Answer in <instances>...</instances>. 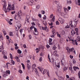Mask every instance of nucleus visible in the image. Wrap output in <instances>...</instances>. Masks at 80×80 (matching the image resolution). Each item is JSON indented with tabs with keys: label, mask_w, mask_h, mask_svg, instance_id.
I'll list each match as a JSON object with an SVG mask.
<instances>
[{
	"label": "nucleus",
	"mask_w": 80,
	"mask_h": 80,
	"mask_svg": "<svg viewBox=\"0 0 80 80\" xmlns=\"http://www.w3.org/2000/svg\"><path fill=\"white\" fill-rule=\"evenodd\" d=\"M6 0H2L1 4L3 5V10L5 11V13L10 12V10H15V6L13 5L8 4V6L7 9V3H6Z\"/></svg>",
	"instance_id": "obj_1"
},
{
	"label": "nucleus",
	"mask_w": 80,
	"mask_h": 80,
	"mask_svg": "<svg viewBox=\"0 0 80 80\" xmlns=\"http://www.w3.org/2000/svg\"><path fill=\"white\" fill-rule=\"evenodd\" d=\"M77 21H73V22H69V24H70V25H71V27H73V28H74V27H75L76 26H77Z\"/></svg>",
	"instance_id": "obj_2"
},
{
	"label": "nucleus",
	"mask_w": 80,
	"mask_h": 80,
	"mask_svg": "<svg viewBox=\"0 0 80 80\" xmlns=\"http://www.w3.org/2000/svg\"><path fill=\"white\" fill-rule=\"evenodd\" d=\"M17 16H18V17L21 19L22 18V11H19L18 13V14L17 15Z\"/></svg>",
	"instance_id": "obj_3"
},
{
	"label": "nucleus",
	"mask_w": 80,
	"mask_h": 80,
	"mask_svg": "<svg viewBox=\"0 0 80 80\" xmlns=\"http://www.w3.org/2000/svg\"><path fill=\"white\" fill-rule=\"evenodd\" d=\"M52 33L53 35H51V37H52V38H53L54 37V35H55V29L54 28H52Z\"/></svg>",
	"instance_id": "obj_4"
},
{
	"label": "nucleus",
	"mask_w": 80,
	"mask_h": 80,
	"mask_svg": "<svg viewBox=\"0 0 80 80\" xmlns=\"http://www.w3.org/2000/svg\"><path fill=\"white\" fill-rule=\"evenodd\" d=\"M62 10V8L60 6L58 7L57 12L59 14H61V10Z\"/></svg>",
	"instance_id": "obj_5"
},
{
	"label": "nucleus",
	"mask_w": 80,
	"mask_h": 80,
	"mask_svg": "<svg viewBox=\"0 0 80 80\" xmlns=\"http://www.w3.org/2000/svg\"><path fill=\"white\" fill-rule=\"evenodd\" d=\"M55 63V67L58 68H60V63L58 61V62H56Z\"/></svg>",
	"instance_id": "obj_6"
},
{
	"label": "nucleus",
	"mask_w": 80,
	"mask_h": 80,
	"mask_svg": "<svg viewBox=\"0 0 80 80\" xmlns=\"http://www.w3.org/2000/svg\"><path fill=\"white\" fill-rule=\"evenodd\" d=\"M58 20L59 21V22H60L61 23H63V22H64V20L61 18H59L58 19Z\"/></svg>",
	"instance_id": "obj_7"
},
{
	"label": "nucleus",
	"mask_w": 80,
	"mask_h": 80,
	"mask_svg": "<svg viewBox=\"0 0 80 80\" xmlns=\"http://www.w3.org/2000/svg\"><path fill=\"white\" fill-rule=\"evenodd\" d=\"M40 71L41 72V73H42V74L44 75L45 74V69L43 68H41L40 70Z\"/></svg>",
	"instance_id": "obj_8"
},
{
	"label": "nucleus",
	"mask_w": 80,
	"mask_h": 80,
	"mask_svg": "<svg viewBox=\"0 0 80 80\" xmlns=\"http://www.w3.org/2000/svg\"><path fill=\"white\" fill-rule=\"evenodd\" d=\"M61 63L62 65H64V64H65V61L64 59H62L61 60Z\"/></svg>",
	"instance_id": "obj_9"
},
{
	"label": "nucleus",
	"mask_w": 80,
	"mask_h": 80,
	"mask_svg": "<svg viewBox=\"0 0 80 80\" xmlns=\"http://www.w3.org/2000/svg\"><path fill=\"white\" fill-rule=\"evenodd\" d=\"M48 58L49 59V62H50L51 63H52L53 64V62H54V61H53V60H50V56L49 55H48Z\"/></svg>",
	"instance_id": "obj_10"
},
{
	"label": "nucleus",
	"mask_w": 80,
	"mask_h": 80,
	"mask_svg": "<svg viewBox=\"0 0 80 80\" xmlns=\"http://www.w3.org/2000/svg\"><path fill=\"white\" fill-rule=\"evenodd\" d=\"M27 64L28 69V70H30V68H31V67L30 66V64L27 63Z\"/></svg>",
	"instance_id": "obj_11"
},
{
	"label": "nucleus",
	"mask_w": 80,
	"mask_h": 80,
	"mask_svg": "<svg viewBox=\"0 0 80 80\" xmlns=\"http://www.w3.org/2000/svg\"><path fill=\"white\" fill-rule=\"evenodd\" d=\"M73 68L74 71H76V70H77V69H78V70H79V68H78V67H77L74 66L73 67Z\"/></svg>",
	"instance_id": "obj_12"
},
{
	"label": "nucleus",
	"mask_w": 80,
	"mask_h": 80,
	"mask_svg": "<svg viewBox=\"0 0 80 80\" xmlns=\"http://www.w3.org/2000/svg\"><path fill=\"white\" fill-rule=\"evenodd\" d=\"M3 46H0V52H2V50H3Z\"/></svg>",
	"instance_id": "obj_13"
},
{
	"label": "nucleus",
	"mask_w": 80,
	"mask_h": 80,
	"mask_svg": "<svg viewBox=\"0 0 80 80\" xmlns=\"http://www.w3.org/2000/svg\"><path fill=\"white\" fill-rule=\"evenodd\" d=\"M71 34L73 36L75 34V32L73 30H72V31L71 32Z\"/></svg>",
	"instance_id": "obj_14"
},
{
	"label": "nucleus",
	"mask_w": 80,
	"mask_h": 80,
	"mask_svg": "<svg viewBox=\"0 0 80 80\" xmlns=\"http://www.w3.org/2000/svg\"><path fill=\"white\" fill-rule=\"evenodd\" d=\"M67 51H68V50H69V51L70 52H72V51L73 50H74V49L73 48H71V49H69V48L68 49V48H67Z\"/></svg>",
	"instance_id": "obj_15"
},
{
	"label": "nucleus",
	"mask_w": 80,
	"mask_h": 80,
	"mask_svg": "<svg viewBox=\"0 0 80 80\" xmlns=\"http://www.w3.org/2000/svg\"><path fill=\"white\" fill-rule=\"evenodd\" d=\"M57 51H54L53 53L55 55V56H56V57H57L58 56V54H57Z\"/></svg>",
	"instance_id": "obj_16"
},
{
	"label": "nucleus",
	"mask_w": 80,
	"mask_h": 80,
	"mask_svg": "<svg viewBox=\"0 0 80 80\" xmlns=\"http://www.w3.org/2000/svg\"><path fill=\"white\" fill-rule=\"evenodd\" d=\"M68 38L69 39V41H72V44H73V45H75V44L73 43V42H74V40H73V39H71V38Z\"/></svg>",
	"instance_id": "obj_17"
},
{
	"label": "nucleus",
	"mask_w": 80,
	"mask_h": 80,
	"mask_svg": "<svg viewBox=\"0 0 80 80\" xmlns=\"http://www.w3.org/2000/svg\"><path fill=\"white\" fill-rule=\"evenodd\" d=\"M17 27L18 28H20V27H21V24H17Z\"/></svg>",
	"instance_id": "obj_18"
},
{
	"label": "nucleus",
	"mask_w": 80,
	"mask_h": 80,
	"mask_svg": "<svg viewBox=\"0 0 80 80\" xmlns=\"http://www.w3.org/2000/svg\"><path fill=\"white\" fill-rule=\"evenodd\" d=\"M6 74H8V75H10V71L9 70L6 71Z\"/></svg>",
	"instance_id": "obj_19"
},
{
	"label": "nucleus",
	"mask_w": 80,
	"mask_h": 80,
	"mask_svg": "<svg viewBox=\"0 0 80 80\" xmlns=\"http://www.w3.org/2000/svg\"><path fill=\"white\" fill-rule=\"evenodd\" d=\"M65 31H64V30H62L61 32V35H65Z\"/></svg>",
	"instance_id": "obj_20"
},
{
	"label": "nucleus",
	"mask_w": 80,
	"mask_h": 80,
	"mask_svg": "<svg viewBox=\"0 0 80 80\" xmlns=\"http://www.w3.org/2000/svg\"><path fill=\"white\" fill-rule=\"evenodd\" d=\"M0 38L1 40H3V37H2V33L0 32Z\"/></svg>",
	"instance_id": "obj_21"
},
{
	"label": "nucleus",
	"mask_w": 80,
	"mask_h": 80,
	"mask_svg": "<svg viewBox=\"0 0 80 80\" xmlns=\"http://www.w3.org/2000/svg\"><path fill=\"white\" fill-rule=\"evenodd\" d=\"M67 3L68 4H71L72 3V1H67Z\"/></svg>",
	"instance_id": "obj_22"
},
{
	"label": "nucleus",
	"mask_w": 80,
	"mask_h": 80,
	"mask_svg": "<svg viewBox=\"0 0 80 80\" xmlns=\"http://www.w3.org/2000/svg\"><path fill=\"white\" fill-rule=\"evenodd\" d=\"M64 18H68V15L67 14H65L63 16Z\"/></svg>",
	"instance_id": "obj_23"
},
{
	"label": "nucleus",
	"mask_w": 80,
	"mask_h": 80,
	"mask_svg": "<svg viewBox=\"0 0 80 80\" xmlns=\"http://www.w3.org/2000/svg\"><path fill=\"white\" fill-rule=\"evenodd\" d=\"M35 67H36V64H33L32 66V68H35Z\"/></svg>",
	"instance_id": "obj_24"
},
{
	"label": "nucleus",
	"mask_w": 80,
	"mask_h": 80,
	"mask_svg": "<svg viewBox=\"0 0 80 80\" xmlns=\"http://www.w3.org/2000/svg\"><path fill=\"white\" fill-rule=\"evenodd\" d=\"M43 23L45 26H46V25L47 24V22H46V21H43Z\"/></svg>",
	"instance_id": "obj_25"
},
{
	"label": "nucleus",
	"mask_w": 80,
	"mask_h": 80,
	"mask_svg": "<svg viewBox=\"0 0 80 80\" xmlns=\"http://www.w3.org/2000/svg\"><path fill=\"white\" fill-rule=\"evenodd\" d=\"M2 32L4 33V35H7V32H6V31H5V30H2Z\"/></svg>",
	"instance_id": "obj_26"
},
{
	"label": "nucleus",
	"mask_w": 80,
	"mask_h": 80,
	"mask_svg": "<svg viewBox=\"0 0 80 80\" xmlns=\"http://www.w3.org/2000/svg\"><path fill=\"white\" fill-rule=\"evenodd\" d=\"M18 53L19 54H21L22 53V51L20 50V49H18Z\"/></svg>",
	"instance_id": "obj_27"
},
{
	"label": "nucleus",
	"mask_w": 80,
	"mask_h": 80,
	"mask_svg": "<svg viewBox=\"0 0 80 80\" xmlns=\"http://www.w3.org/2000/svg\"><path fill=\"white\" fill-rule=\"evenodd\" d=\"M38 34V31L35 32V33L34 32V34L37 35Z\"/></svg>",
	"instance_id": "obj_28"
},
{
	"label": "nucleus",
	"mask_w": 80,
	"mask_h": 80,
	"mask_svg": "<svg viewBox=\"0 0 80 80\" xmlns=\"http://www.w3.org/2000/svg\"><path fill=\"white\" fill-rule=\"evenodd\" d=\"M36 9H38L40 8V5H37L36 6Z\"/></svg>",
	"instance_id": "obj_29"
},
{
	"label": "nucleus",
	"mask_w": 80,
	"mask_h": 80,
	"mask_svg": "<svg viewBox=\"0 0 80 80\" xmlns=\"http://www.w3.org/2000/svg\"><path fill=\"white\" fill-rule=\"evenodd\" d=\"M18 16L15 15L14 17L15 20H18Z\"/></svg>",
	"instance_id": "obj_30"
},
{
	"label": "nucleus",
	"mask_w": 80,
	"mask_h": 80,
	"mask_svg": "<svg viewBox=\"0 0 80 80\" xmlns=\"http://www.w3.org/2000/svg\"><path fill=\"white\" fill-rule=\"evenodd\" d=\"M42 29L43 30H46L47 29V28H46V26H45V27H42Z\"/></svg>",
	"instance_id": "obj_31"
},
{
	"label": "nucleus",
	"mask_w": 80,
	"mask_h": 80,
	"mask_svg": "<svg viewBox=\"0 0 80 80\" xmlns=\"http://www.w3.org/2000/svg\"><path fill=\"white\" fill-rule=\"evenodd\" d=\"M34 28H35V27L34 26H31L30 27V29L31 30H33V29Z\"/></svg>",
	"instance_id": "obj_32"
},
{
	"label": "nucleus",
	"mask_w": 80,
	"mask_h": 80,
	"mask_svg": "<svg viewBox=\"0 0 80 80\" xmlns=\"http://www.w3.org/2000/svg\"><path fill=\"white\" fill-rule=\"evenodd\" d=\"M60 15H61L62 16H63V17L65 15V14L63 12H61V14H59Z\"/></svg>",
	"instance_id": "obj_33"
},
{
	"label": "nucleus",
	"mask_w": 80,
	"mask_h": 80,
	"mask_svg": "<svg viewBox=\"0 0 80 80\" xmlns=\"http://www.w3.org/2000/svg\"><path fill=\"white\" fill-rule=\"evenodd\" d=\"M55 16H54L52 18V22H54V21H55Z\"/></svg>",
	"instance_id": "obj_34"
},
{
	"label": "nucleus",
	"mask_w": 80,
	"mask_h": 80,
	"mask_svg": "<svg viewBox=\"0 0 80 80\" xmlns=\"http://www.w3.org/2000/svg\"><path fill=\"white\" fill-rule=\"evenodd\" d=\"M22 65V67L23 68V69H25V65L23 64V63H21Z\"/></svg>",
	"instance_id": "obj_35"
},
{
	"label": "nucleus",
	"mask_w": 80,
	"mask_h": 80,
	"mask_svg": "<svg viewBox=\"0 0 80 80\" xmlns=\"http://www.w3.org/2000/svg\"><path fill=\"white\" fill-rule=\"evenodd\" d=\"M59 80H64V79H63V77H59Z\"/></svg>",
	"instance_id": "obj_36"
},
{
	"label": "nucleus",
	"mask_w": 80,
	"mask_h": 80,
	"mask_svg": "<svg viewBox=\"0 0 80 80\" xmlns=\"http://www.w3.org/2000/svg\"><path fill=\"white\" fill-rule=\"evenodd\" d=\"M57 48V47L55 46H54L52 48L53 50H55V49Z\"/></svg>",
	"instance_id": "obj_37"
},
{
	"label": "nucleus",
	"mask_w": 80,
	"mask_h": 80,
	"mask_svg": "<svg viewBox=\"0 0 80 80\" xmlns=\"http://www.w3.org/2000/svg\"><path fill=\"white\" fill-rule=\"evenodd\" d=\"M9 55L10 56L11 58V59H13V57H12V54H10Z\"/></svg>",
	"instance_id": "obj_38"
},
{
	"label": "nucleus",
	"mask_w": 80,
	"mask_h": 80,
	"mask_svg": "<svg viewBox=\"0 0 80 80\" xmlns=\"http://www.w3.org/2000/svg\"><path fill=\"white\" fill-rule=\"evenodd\" d=\"M77 40H78V41H79L80 42V37L79 36H78L77 38Z\"/></svg>",
	"instance_id": "obj_39"
},
{
	"label": "nucleus",
	"mask_w": 80,
	"mask_h": 80,
	"mask_svg": "<svg viewBox=\"0 0 80 80\" xmlns=\"http://www.w3.org/2000/svg\"><path fill=\"white\" fill-rule=\"evenodd\" d=\"M8 22L10 25H12V23L11 22V21H8Z\"/></svg>",
	"instance_id": "obj_40"
},
{
	"label": "nucleus",
	"mask_w": 80,
	"mask_h": 80,
	"mask_svg": "<svg viewBox=\"0 0 80 80\" xmlns=\"http://www.w3.org/2000/svg\"><path fill=\"white\" fill-rule=\"evenodd\" d=\"M9 35L10 36H12L13 35V32H9Z\"/></svg>",
	"instance_id": "obj_41"
},
{
	"label": "nucleus",
	"mask_w": 80,
	"mask_h": 80,
	"mask_svg": "<svg viewBox=\"0 0 80 80\" xmlns=\"http://www.w3.org/2000/svg\"><path fill=\"white\" fill-rule=\"evenodd\" d=\"M3 58H5L6 59H7V57L6 55H4L3 56Z\"/></svg>",
	"instance_id": "obj_42"
},
{
	"label": "nucleus",
	"mask_w": 80,
	"mask_h": 80,
	"mask_svg": "<svg viewBox=\"0 0 80 80\" xmlns=\"http://www.w3.org/2000/svg\"><path fill=\"white\" fill-rule=\"evenodd\" d=\"M19 29H20V28H18V27L16 28V31H18V30H19Z\"/></svg>",
	"instance_id": "obj_43"
},
{
	"label": "nucleus",
	"mask_w": 80,
	"mask_h": 80,
	"mask_svg": "<svg viewBox=\"0 0 80 80\" xmlns=\"http://www.w3.org/2000/svg\"><path fill=\"white\" fill-rule=\"evenodd\" d=\"M74 42L76 45H78V43H77V40H75Z\"/></svg>",
	"instance_id": "obj_44"
},
{
	"label": "nucleus",
	"mask_w": 80,
	"mask_h": 80,
	"mask_svg": "<svg viewBox=\"0 0 80 80\" xmlns=\"http://www.w3.org/2000/svg\"><path fill=\"white\" fill-rule=\"evenodd\" d=\"M19 72L20 73H22V71L21 69H20L19 70Z\"/></svg>",
	"instance_id": "obj_45"
},
{
	"label": "nucleus",
	"mask_w": 80,
	"mask_h": 80,
	"mask_svg": "<svg viewBox=\"0 0 80 80\" xmlns=\"http://www.w3.org/2000/svg\"><path fill=\"white\" fill-rule=\"evenodd\" d=\"M32 20L33 21H35V20L36 21H38V20H37V19H35V18H32Z\"/></svg>",
	"instance_id": "obj_46"
},
{
	"label": "nucleus",
	"mask_w": 80,
	"mask_h": 80,
	"mask_svg": "<svg viewBox=\"0 0 80 80\" xmlns=\"http://www.w3.org/2000/svg\"><path fill=\"white\" fill-rule=\"evenodd\" d=\"M53 14H51L50 16V18H52V17H53Z\"/></svg>",
	"instance_id": "obj_47"
},
{
	"label": "nucleus",
	"mask_w": 80,
	"mask_h": 80,
	"mask_svg": "<svg viewBox=\"0 0 80 80\" xmlns=\"http://www.w3.org/2000/svg\"><path fill=\"white\" fill-rule=\"evenodd\" d=\"M39 60L40 62H42V57L40 58Z\"/></svg>",
	"instance_id": "obj_48"
},
{
	"label": "nucleus",
	"mask_w": 80,
	"mask_h": 80,
	"mask_svg": "<svg viewBox=\"0 0 80 80\" xmlns=\"http://www.w3.org/2000/svg\"><path fill=\"white\" fill-rule=\"evenodd\" d=\"M63 70L64 71H65V70H67V67H64L63 68Z\"/></svg>",
	"instance_id": "obj_49"
},
{
	"label": "nucleus",
	"mask_w": 80,
	"mask_h": 80,
	"mask_svg": "<svg viewBox=\"0 0 80 80\" xmlns=\"http://www.w3.org/2000/svg\"><path fill=\"white\" fill-rule=\"evenodd\" d=\"M65 28H70V26L67 25L65 27Z\"/></svg>",
	"instance_id": "obj_50"
},
{
	"label": "nucleus",
	"mask_w": 80,
	"mask_h": 80,
	"mask_svg": "<svg viewBox=\"0 0 80 80\" xmlns=\"http://www.w3.org/2000/svg\"><path fill=\"white\" fill-rule=\"evenodd\" d=\"M23 47L24 48H27V46H26V45H25V44H24L23 45Z\"/></svg>",
	"instance_id": "obj_51"
},
{
	"label": "nucleus",
	"mask_w": 80,
	"mask_h": 80,
	"mask_svg": "<svg viewBox=\"0 0 80 80\" xmlns=\"http://www.w3.org/2000/svg\"><path fill=\"white\" fill-rule=\"evenodd\" d=\"M67 11H68V9L66 8L64 9V12H66Z\"/></svg>",
	"instance_id": "obj_52"
},
{
	"label": "nucleus",
	"mask_w": 80,
	"mask_h": 80,
	"mask_svg": "<svg viewBox=\"0 0 80 80\" xmlns=\"http://www.w3.org/2000/svg\"><path fill=\"white\" fill-rule=\"evenodd\" d=\"M38 16L40 18H42V15H41V14H39L38 15Z\"/></svg>",
	"instance_id": "obj_53"
},
{
	"label": "nucleus",
	"mask_w": 80,
	"mask_h": 80,
	"mask_svg": "<svg viewBox=\"0 0 80 80\" xmlns=\"http://www.w3.org/2000/svg\"><path fill=\"white\" fill-rule=\"evenodd\" d=\"M22 30H23V29H21V30H19V31H20V33H21V35H22Z\"/></svg>",
	"instance_id": "obj_54"
},
{
	"label": "nucleus",
	"mask_w": 80,
	"mask_h": 80,
	"mask_svg": "<svg viewBox=\"0 0 80 80\" xmlns=\"http://www.w3.org/2000/svg\"><path fill=\"white\" fill-rule=\"evenodd\" d=\"M75 30L76 32H78V28H76L75 29Z\"/></svg>",
	"instance_id": "obj_55"
},
{
	"label": "nucleus",
	"mask_w": 80,
	"mask_h": 80,
	"mask_svg": "<svg viewBox=\"0 0 80 80\" xmlns=\"http://www.w3.org/2000/svg\"><path fill=\"white\" fill-rule=\"evenodd\" d=\"M56 25H59V23L58 22V21H56Z\"/></svg>",
	"instance_id": "obj_56"
},
{
	"label": "nucleus",
	"mask_w": 80,
	"mask_h": 80,
	"mask_svg": "<svg viewBox=\"0 0 80 80\" xmlns=\"http://www.w3.org/2000/svg\"><path fill=\"white\" fill-rule=\"evenodd\" d=\"M46 47H47V48H49L50 47V46H49V45H46Z\"/></svg>",
	"instance_id": "obj_57"
},
{
	"label": "nucleus",
	"mask_w": 80,
	"mask_h": 80,
	"mask_svg": "<svg viewBox=\"0 0 80 80\" xmlns=\"http://www.w3.org/2000/svg\"><path fill=\"white\" fill-rule=\"evenodd\" d=\"M2 54H3V55H5V51L4 50L2 52Z\"/></svg>",
	"instance_id": "obj_58"
},
{
	"label": "nucleus",
	"mask_w": 80,
	"mask_h": 80,
	"mask_svg": "<svg viewBox=\"0 0 80 80\" xmlns=\"http://www.w3.org/2000/svg\"><path fill=\"white\" fill-rule=\"evenodd\" d=\"M49 42H52V38H50L49 40Z\"/></svg>",
	"instance_id": "obj_59"
},
{
	"label": "nucleus",
	"mask_w": 80,
	"mask_h": 80,
	"mask_svg": "<svg viewBox=\"0 0 80 80\" xmlns=\"http://www.w3.org/2000/svg\"><path fill=\"white\" fill-rule=\"evenodd\" d=\"M7 75L6 74H4L3 75V77H7Z\"/></svg>",
	"instance_id": "obj_60"
},
{
	"label": "nucleus",
	"mask_w": 80,
	"mask_h": 80,
	"mask_svg": "<svg viewBox=\"0 0 80 80\" xmlns=\"http://www.w3.org/2000/svg\"><path fill=\"white\" fill-rule=\"evenodd\" d=\"M11 62H12V64H13V65H14V64H15V61H12Z\"/></svg>",
	"instance_id": "obj_61"
},
{
	"label": "nucleus",
	"mask_w": 80,
	"mask_h": 80,
	"mask_svg": "<svg viewBox=\"0 0 80 80\" xmlns=\"http://www.w3.org/2000/svg\"><path fill=\"white\" fill-rule=\"evenodd\" d=\"M29 39H32V36H31V35H29Z\"/></svg>",
	"instance_id": "obj_62"
},
{
	"label": "nucleus",
	"mask_w": 80,
	"mask_h": 80,
	"mask_svg": "<svg viewBox=\"0 0 80 80\" xmlns=\"http://www.w3.org/2000/svg\"><path fill=\"white\" fill-rule=\"evenodd\" d=\"M42 14H45V11H42Z\"/></svg>",
	"instance_id": "obj_63"
},
{
	"label": "nucleus",
	"mask_w": 80,
	"mask_h": 80,
	"mask_svg": "<svg viewBox=\"0 0 80 80\" xmlns=\"http://www.w3.org/2000/svg\"><path fill=\"white\" fill-rule=\"evenodd\" d=\"M12 14H14V13H15V11H14L13 12H11Z\"/></svg>",
	"instance_id": "obj_64"
}]
</instances>
